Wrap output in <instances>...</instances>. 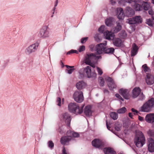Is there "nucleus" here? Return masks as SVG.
<instances>
[{
    "mask_svg": "<svg viewBox=\"0 0 154 154\" xmlns=\"http://www.w3.org/2000/svg\"><path fill=\"white\" fill-rule=\"evenodd\" d=\"M134 142L136 146L138 147H142L145 144V139L141 131H136Z\"/></svg>",
    "mask_w": 154,
    "mask_h": 154,
    "instance_id": "f257e3e1",
    "label": "nucleus"
},
{
    "mask_svg": "<svg viewBox=\"0 0 154 154\" xmlns=\"http://www.w3.org/2000/svg\"><path fill=\"white\" fill-rule=\"evenodd\" d=\"M80 76L83 77L86 75L88 78L94 79L96 78L97 74L95 72H91V69L89 66H87L84 68L81 69L79 71Z\"/></svg>",
    "mask_w": 154,
    "mask_h": 154,
    "instance_id": "f03ea898",
    "label": "nucleus"
},
{
    "mask_svg": "<svg viewBox=\"0 0 154 154\" xmlns=\"http://www.w3.org/2000/svg\"><path fill=\"white\" fill-rule=\"evenodd\" d=\"M67 136L62 137L60 139V142L62 144L68 145V143L71 140V137H78L79 136L78 133L73 131H68L67 132Z\"/></svg>",
    "mask_w": 154,
    "mask_h": 154,
    "instance_id": "7ed1b4c3",
    "label": "nucleus"
},
{
    "mask_svg": "<svg viewBox=\"0 0 154 154\" xmlns=\"http://www.w3.org/2000/svg\"><path fill=\"white\" fill-rule=\"evenodd\" d=\"M69 111L70 112L76 115L81 114L83 111L82 108L79 107L75 103H71L68 106Z\"/></svg>",
    "mask_w": 154,
    "mask_h": 154,
    "instance_id": "20e7f679",
    "label": "nucleus"
},
{
    "mask_svg": "<svg viewBox=\"0 0 154 154\" xmlns=\"http://www.w3.org/2000/svg\"><path fill=\"white\" fill-rule=\"evenodd\" d=\"M154 106V99L151 98L143 104L141 107L140 111L143 112H149Z\"/></svg>",
    "mask_w": 154,
    "mask_h": 154,
    "instance_id": "39448f33",
    "label": "nucleus"
},
{
    "mask_svg": "<svg viewBox=\"0 0 154 154\" xmlns=\"http://www.w3.org/2000/svg\"><path fill=\"white\" fill-rule=\"evenodd\" d=\"M50 29L48 25L43 26L40 29L38 34V36L42 38H49L51 35Z\"/></svg>",
    "mask_w": 154,
    "mask_h": 154,
    "instance_id": "423d86ee",
    "label": "nucleus"
},
{
    "mask_svg": "<svg viewBox=\"0 0 154 154\" xmlns=\"http://www.w3.org/2000/svg\"><path fill=\"white\" fill-rule=\"evenodd\" d=\"M73 98L74 100L78 103H81L84 100V98L82 91H76L73 95Z\"/></svg>",
    "mask_w": 154,
    "mask_h": 154,
    "instance_id": "0eeeda50",
    "label": "nucleus"
},
{
    "mask_svg": "<svg viewBox=\"0 0 154 154\" xmlns=\"http://www.w3.org/2000/svg\"><path fill=\"white\" fill-rule=\"evenodd\" d=\"M106 45L107 42L106 41H104L103 43L97 45L95 49L97 54H100L104 52Z\"/></svg>",
    "mask_w": 154,
    "mask_h": 154,
    "instance_id": "6e6552de",
    "label": "nucleus"
},
{
    "mask_svg": "<svg viewBox=\"0 0 154 154\" xmlns=\"http://www.w3.org/2000/svg\"><path fill=\"white\" fill-rule=\"evenodd\" d=\"M39 44L38 43L32 44L28 46L25 50L26 53L28 54H30L35 52L37 50Z\"/></svg>",
    "mask_w": 154,
    "mask_h": 154,
    "instance_id": "1a4fd4ad",
    "label": "nucleus"
},
{
    "mask_svg": "<svg viewBox=\"0 0 154 154\" xmlns=\"http://www.w3.org/2000/svg\"><path fill=\"white\" fill-rule=\"evenodd\" d=\"M60 119L61 121L65 122L68 126L70 125L71 119L70 116L68 113L62 114L60 117Z\"/></svg>",
    "mask_w": 154,
    "mask_h": 154,
    "instance_id": "9d476101",
    "label": "nucleus"
},
{
    "mask_svg": "<svg viewBox=\"0 0 154 154\" xmlns=\"http://www.w3.org/2000/svg\"><path fill=\"white\" fill-rule=\"evenodd\" d=\"M119 92L125 99L128 100L129 99L130 97V91L128 90L122 88L119 90Z\"/></svg>",
    "mask_w": 154,
    "mask_h": 154,
    "instance_id": "9b49d317",
    "label": "nucleus"
},
{
    "mask_svg": "<svg viewBox=\"0 0 154 154\" xmlns=\"http://www.w3.org/2000/svg\"><path fill=\"white\" fill-rule=\"evenodd\" d=\"M109 89L112 90L116 88V85L113 80L109 77H107L106 79Z\"/></svg>",
    "mask_w": 154,
    "mask_h": 154,
    "instance_id": "f8f14e48",
    "label": "nucleus"
},
{
    "mask_svg": "<svg viewBox=\"0 0 154 154\" xmlns=\"http://www.w3.org/2000/svg\"><path fill=\"white\" fill-rule=\"evenodd\" d=\"M103 35L105 39L109 40H112L115 37V35L114 33L111 31L108 30L105 31L103 33Z\"/></svg>",
    "mask_w": 154,
    "mask_h": 154,
    "instance_id": "ddd939ff",
    "label": "nucleus"
},
{
    "mask_svg": "<svg viewBox=\"0 0 154 154\" xmlns=\"http://www.w3.org/2000/svg\"><path fill=\"white\" fill-rule=\"evenodd\" d=\"M116 12L117 17L119 20H123L124 19L125 15L122 8H117Z\"/></svg>",
    "mask_w": 154,
    "mask_h": 154,
    "instance_id": "4468645a",
    "label": "nucleus"
},
{
    "mask_svg": "<svg viewBox=\"0 0 154 154\" xmlns=\"http://www.w3.org/2000/svg\"><path fill=\"white\" fill-rule=\"evenodd\" d=\"M148 148L149 152H154V140L152 138H149L148 140Z\"/></svg>",
    "mask_w": 154,
    "mask_h": 154,
    "instance_id": "2eb2a0df",
    "label": "nucleus"
},
{
    "mask_svg": "<svg viewBox=\"0 0 154 154\" xmlns=\"http://www.w3.org/2000/svg\"><path fill=\"white\" fill-rule=\"evenodd\" d=\"M97 57L95 54H87L85 56L84 59L83 61L87 65V62L90 63L92 60L93 58Z\"/></svg>",
    "mask_w": 154,
    "mask_h": 154,
    "instance_id": "dca6fc26",
    "label": "nucleus"
},
{
    "mask_svg": "<svg viewBox=\"0 0 154 154\" xmlns=\"http://www.w3.org/2000/svg\"><path fill=\"white\" fill-rule=\"evenodd\" d=\"M92 144L93 146L97 148H99L104 144L101 140L97 139L94 140L92 141Z\"/></svg>",
    "mask_w": 154,
    "mask_h": 154,
    "instance_id": "f3484780",
    "label": "nucleus"
},
{
    "mask_svg": "<svg viewBox=\"0 0 154 154\" xmlns=\"http://www.w3.org/2000/svg\"><path fill=\"white\" fill-rule=\"evenodd\" d=\"M146 81L147 85H150L154 83V77L153 75L149 74L146 75Z\"/></svg>",
    "mask_w": 154,
    "mask_h": 154,
    "instance_id": "a211bd4d",
    "label": "nucleus"
},
{
    "mask_svg": "<svg viewBox=\"0 0 154 154\" xmlns=\"http://www.w3.org/2000/svg\"><path fill=\"white\" fill-rule=\"evenodd\" d=\"M112 40L113 45L116 47H120L123 44V41L119 38H114Z\"/></svg>",
    "mask_w": 154,
    "mask_h": 154,
    "instance_id": "6ab92c4d",
    "label": "nucleus"
},
{
    "mask_svg": "<svg viewBox=\"0 0 154 154\" xmlns=\"http://www.w3.org/2000/svg\"><path fill=\"white\" fill-rule=\"evenodd\" d=\"M148 123H152L154 122V113H149L147 114L145 119Z\"/></svg>",
    "mask_w": 154,
    "mask_h": 154,
    "instance_id": "aec40b11",
    "label": "nucleus"
},
{
    "mask_svg": "<svg viewBox=\"0 0 154 154\" xmlns=\"http://www.w3.org/2000/svg\"><path fill=\"white\" fill-rule=\"evenodd\" d=\"M125 14L126 16L130 17L134 14L135 11L131 8L128 7L125 9Z\"/></svg>",
    "mask_w": 154,
    "mask_h": 154,
    "instance_id": "412c9836",
    "label": "nucleus"
},
{
    "mask_svg": "<svg viewBox=\"0 0 154 154\" xmlns=\"http://www.w3.org/2000/svg\"><path fill=\"white\" fill-rule=\"evenodd\" d=\"M84 112L86 116H91L92 113L91 106L90 105L85 106L84 110Z\"/></svg>",
    "mask_w": 154,
    "mask_h": 154,
    "instance_id": "4be33fe9",
    "label": "nucleus"
},
{
    "mask_svg": "<svg viewBox=\"0 0 154 154\" xmlns=\"http://www.w3.org/2000/svg\"><path fill=\"white\" fill-rule=\"evenodd\" d=\"M141 90L138 88H134L132 91V96L133 98H136L137 97L140 93Z\"/></svg>",
    "mask_w": 154,
    "mask_h": 154,
    "instance_id": "5701e85b",
    "label": "nucleus"
},
{
    "mask_svg": "<svg viewBox=\"0 0 154 154\" xmlns=\"http://www.w3.org/2000/svg\"><path fill=\"white\" fill-rule=\"evenodd\" d=\"M86 86V84L82 81H79L76 85V88L79 90L85 88Z\"/></svg>",
    "mask_w": 154,
    "mask_h": 154,
    "instance_id": "b1692460",
    "label": "nucleus"
},
{
    "mask_svg": "<svg viewBox=\"0 0 154 154\" xmlns=\"http://www.w3.org/2000/svg\"><path fill=\"white\" fill-rule=\"evenodd\" d=\"M104 152L105 154H116V152L111 148L106 147L104 149Z\"/></svg>",
    "mask_w": 154,
    "mask_h": 154,
    "instance_id": "393cba45",
    "label": "nucleus"
},
{
    "mask_svg": "<svg viewBox=\"0 0 154 154\" xmlns=\"http://www.w3.org/2000/svg\"><path fill=\"white\" fill-rule=\"evenodd\" d=\"M137 47L134 44L132 47V49L131 51V56H135L137 53Z\"/></svg>",
    "mask_w": 154,
    "mask_h": 154,
    "instance_id": "a878e982",
    "label": "nucleus"
},
{
    "mask_svg": "<svg viewBox=\"0 0 154 154\" xmlns=\"http://www.w3.org/2000/svg\"><path fill=\"white\" fill-rule=\"evenodd\" d=\"M138 0H121L119 2V3L123 5H124L125 4L124 3L125 2L128 3H131L132 2H138Z\"/></svg>",
    "mask_w": 154,
    "mask_h": 154,
    "instance_id": "bb28decb",
    "label": "nucleus"
},
{
    "mask_svg": "<svg viewBox=\"0 0 154 154\" xmlns=\"http://www.w3.org/2000/svg\"><path fill=\"white\" fill-rule=\"evenodd\" d=\"M150 3L147 2H143L142 3L143 9L144 10L147 11L150 7Z\"/></svg>",
    "mask_w": 154,
    "mask_h": 154,
    "instance_id": "cd10ccee",
    "label": "nucleus"
},
{
    "mask_svg": "<svg viewBox=\"0 0 154 154\" xmlns=\"http://www.w3.org/2000/svg\"><path fill=\"white\" fill-rule=\"evenodd\" d=\"M113 20V19L112 18H107L105 20V24L107 26H110L112 24V22Z\"/></svg>",
    "mask_w": 154,
    "mask_h": 154,
    "instance_id": "c85d7f7f",
    "label": "nucleus"
},
{
    "mask_svg": "<svg viewBox=\"0 0 154 154\" xmlns=\"http://www.w3.org/2000/svg\"><path fill=\"white\" fill-rule=\"evenodd\" d=\"M154 17H152V19H149L146 20V23L149 26H152L154 24Z\"/></svg>",
    "mask_w": 154,
    "mask_h": 154,
    "instance_id": "c756f323",
    "label": "nucleus"
},
{
    "mask_svg": "<svg viewBox=\"0 0 154 154\" xmlns=\"http://www.w3.org/2000/svg\"><path fill=\"white\" fill-rule=\"evenodd\" d=\"M65 66L68 69H71L67 70V73L69 74L72 73L73 71L75 70V69L74 68H72L74 67V66H70L67 65H66Z\"/></svg>",
    "mask_w": 154,
    "mask_h": 154,
    "instance_id": "7c9ffc66",
    "label": "nucleus"
},
{
    "mask_svg": "<svg viewBox=\"0 0 154 154\" xmlns=\"http://www.w3.org/2000/svg\"><path fill=\"white\" fill-rule=\"evenodd\" d=\"M110 115L111 118L114 120H116L118 118V115L116 112H110Z\"/></svg>",
    "mask_w": 154,
    "mask_h": 154,
    "instance_id": "2f4dec72",
    "label": "nucleus"
},
{
    "mask_svg": "<svg viewBox=\"0 0 154 154\" xmlns=\"http://www.w3.org/2000/svg\"><path fill=\"white\" fill-rule=\"evenodd\" d=\"M122 28V26L119 23H118L116 26L113 29V31L114 33H117L119 32Z\"/></svg>",
    "mask_w": 154,
    "mask_h": 154,
    "instance_id": "473e14b6",
    "label": "nucleus"
},
{
    "mask_svg": "<svg viewBox=\"0 0 154 154\" xmlns=\"http://www.w3.org/2000/svg\"><path fill=\"white\" fill-rule=\"evenodd\" d=\"M134 8L136 11H140L142 9V7L138 4H135L134 6Z\"/></svg>",
    "mask_w": 154,
    "mask_h": 154,
    "instance_id": "72a5a7b5",
    "label": "nucleus"
},
{
    "mask_svg": "<svg viewBox=\"0 0 154 154\" xmlns=\"http://www.w3.org/2000/svg\"><path fill=\"white\" fill-rule=\"evenodd\" d=\"M114 49L113 48H111L107 49L105 48L104 52L106 54H112L114 51Z\"/></svg>",
    "mask_w": 154,
    "mask_h": 154,
    "instance_id": "f704fd0d",
    "label": "nucleus"
},
{
    "mask_svg": "<svg viewBox=\"0 0 154 154\" xmlns=\"http://www.w3.org/2000/svg\"><path fill=\"white\" fill-rule=\"evenodd\" d=\"M126 111V109L125 107H123L119 109L117 112L119 114H122L125 113Z\"/></svg>",
    "mask_w": 154,
    "mask_h": 154,
    "instance_id": "c9c22d12",
    "label": "nucleus"
},
{
    "mask_svg": "<svg viewBox=\"0 0 154 154\" xmlns=\"http://www.w3.org/2000/svg\"><path fill=\"white\" fill-rule=\"evenodd\" d=\"M135 23H141L142 19L140 16H138L134 17Z\"/></svg>",
    "mask_w": 154,
    "mask_h": 154,
    "instance_id": "e433bc0d",
    "label": "nucleus"
},
{
    "mask_svg": "<svg viewBox=\"0 0 154 154\" xmlns=\"http://www.w3.org/2000/svg\"><path fill=\"white\" fill-rule=\"evenodd\" d=\"M128 23L129 24H135L134 17L128 19Z\"/></svg>",
    "mask_w": 154,
    "mask_h": 154,
    "instance_id": "4c0bfd02",
    "label": "nucleus"
},
{
    "mask_svg": "<svg viewBox=\"0 0 154 154\" xmlns=\"http://www.w3.org/2000/svg\"><path fill=\"white\" fill-rule=\"evenodd\" d=\"M115 96L118 99V100L120 101L121 103L122 102L124 101V99L119 94H115Z\"/></svg>",
    "mask_w": 154,
    "mask_h": 154,
    "instance_id": "58836bf2",
    "label": "nucleus"
},
{
    "mask_svg": "<svg viewBox=\"0 0 154 154\" xmlns=\"http://www.w3.org/2000/svg\"><path fill=\"white\" fill-rule=\"evenodd\" d=\"M144 71L145 72H149L150 71V69L147 66L146 64H144L142 66Z\"/></svg>",
    "mask_w": 154,
    "mask_h": 154,
    "instance_id": "ea45409f",
    "label": "nucleus"
},
{
    "mask_svg": "<svg viewBox=\"0 0 154 154\" xmlns=\"http://www.w3.org/2000/svg\"><path fill=\"white\" fill-rule=\"evenodd\" d=\"M120 36L122 38L126 37L127 34L125 31H122L120 34Z\"/></svg>",
    "mask_w": 154,
    "mask_h": 154,
    "instance_id": "a19ab883",
    "label": "nucleus"
},
{
    "mask_svg": "<svg viewBox=\"0 0 154 154\" xmlns=\"http://www.w3.org/2000/svg\"><path fill=\"white\" fill-rule=\"evenodd\" d=\"M99 81L100 85L101 86H103L104 85V81L102 77H99Z\"/></svg>",
    "mask_w": 154,
    "mask_h": 154,
    "instance_id": "79ce46f5",
    "label": "nucleus"
},
{
    "mask_svg": "<svg viewBox=\"0 0 154 154\" xmlns=\"http://www.w3.org/2000/svg\"><path fill=\"white\" fill-rule=\"evenodd\" d=\"M147 134L151 137H154V131L149 130L147 132Z\"/></svg>",
    "mask_w": 154,
    "mask_h": 154,
    "instance_id": "37998d69",
    "label": "nucleus"
},
{
    "mask_svg": "<svg viewBox=\"0 0 154 154\" xmlns=\"http://www.w3.org/2000/svg\"><path fill=\"white\" fill-rule=\"evenodd\" d=\"M105 26L104 25H102L98 29V31L100 33H103L104 30Z\"/></svg>",
    "mask_w": 154,
    "mask_h": 154,
    "instance_id": "c03bdc74",
    "label": "nucleus"
},
{
    "mask_svg": "<svg viewBox=\"0 0 154 154\" xmlns=\"http://www.w3.org/2000/svg\"><path fill=\"white\" fill-rule=\"evenodd\" d=\"M115 129L117 131H119L120 130L121 127V125L117 124L115 125Z\"/></svg>",
    "mask_w": 154,
    "mask_h": 154,
    "instance_id": "a18cd8bd",
    "label": "nucleus"
},
{
    "mask_svg": "<svg viewBox=\"0 0 154 154\" xmlns=\"http://www.w3.org/2000/svg\"><path fill=\"white\" fill-rule=\"evenodd\" d=\"M85 50V46L84 45L80 46L78 50L80 52H82Z\"/></svg>",
    "mask_w": 154,
    "mask_h": 154,
    "instance_id": "49530a36",
    "label": "nucleus"
},
{
    "mask_svg": "<svg viewBox=\"0 0 154 154\" xmlns=\"http://www.w3.org/2000/svg\"><path fill=\"white\" fill-rule=\"evenodd\" d=\"M48 146L49 147L52 149L54 146V144L52 141H49L48 142Z\"/></svg>",
    "mask_w": 154,
    "mask_h": 154,
    "instance_id": "de8ad7c7",
    "label": "nucleus"
},
{
    "mask_svg": "<svg viewBox=\"0 0 154 154\" xmlns=\"http://www.w3.org/2000/svg\"><path fill=\"white\" fill-rule=\"evenodd\" d=\"M96 68L98 74L100 75H101L103 73L102 70L98 67H97Z\"/></svg>",
    "mask_w": 154,
    "mask_h": 154,
    "instance_id": "09e8293b",
    "label": "nucleus"
},
{
    "mask_svg": "<svg viewBox=\"0 0 154 154\" xmlns=\"http://www.w3.org/2000/svg\"><path fill=\"white\" fill-rule=\"evenodd\" d=\"M56 102L57 103V105L59 106H61V100L60 98L58 97L57 99Z\"/></svg>",
    "mask_w": 154,
    "mask_h": 154,
    "instance_id": "8fccbe9b",
    "label": "nucleus"
},
{
    "mask_svg": "<svg viewBox=\"0 0 154 154\" xmlns=\"http://www.w3.org/2000/svg\"><path fill=\"white\" fill-rule=\"evenodd\" d=\"M131 32H133L135 30V27L134 26H131L130 27V29L129 30V32L130 33H131Z\"/></svg>",
    "mask_w": 154,
    "mask_h": 154,
    "instance_id": "3c124183",
    "label": "nucleus"
},
{
    "mask_svg": "<svg viewBox=\"0 0 154 154\" xmlns=\"http://www.w3.org/2000/svg\"><path fill=\"white\" fill-rule=\"evenodd\" d=\"M94 38L95 40L97 41L98 42L100 40V39L99 38V34H95L94 36Z\"/></svg>",
    "mask_w": 154,
    "mask_h": 154,
    "instance_id": "603ef678",
    "label": "nucleus"
},
{
    "mask_svg": "<svg viewBox=\"0 0 154 154\" xmlns=\"http://www.w3.org/2000/svg\"><path fill=\"white\" fill-rule=\"evenodd\" d=\"M87 65H90L92 67L94 68L95 67V65L94 63H93L91 62L90 63H89V62H87Z\"/></svg>",
    "mask_w": 154,
    "mask_h": 154,
    "instance_id": "864d4df0",
    "label": "nucleus"
},
{
    "mask_svg": "<svg viewBox=\"0 0 154 154\" xmlns=\"http://www.w3.org/2000/svg\"><path fill=\"white\" fill-rule=\"evenodd\" d=\"M88 40L87 37H85L82 38L81 40V42L82 43H84L85 42Z\"/></svg>",
    "mask_w": 154,
    "mask_h": 154,
    "instance_id": "5fc2aeb1",
    "label": "nucleus"
},
{
    "mask_svg": "<svg viewBox=\"0 0 154 154\" xmlns=\"http://www.w3.org/2000/svg\"><path fill=\"white\" fill-rule=\"evenodd\" d=\"M63 154H69L68 151H67L65 149L64 147L63 148L62 150Z\"/></svg>",
    "mask_w": 154,
    "mask_h": 154,
    "instance_id": "6e6d98bb",
    "label": "nucleus"
},
{
    "mask_svg": "<svg viewBox=\"0 0 154 154\" xmlns=\"http://www.w3.org/2000/svg\"><path fill=\"white\" fill-rule=\"evenodd\" d=\"M140 100H143L145 98V96L143 94H140Z\"/></svg>",
    "mask_w": 154,
    "mask_h": 154,
    "instance_id": "4d7b16f0",
    "label": "nucleus"
},
{
    "mask_svg": "<svg viewBox=\"0 0 154 154\" xmlns=\"http://www.w3.org/2000/svg\"><path fill=\"white\" fill-rule=\"evenodd\" d=\"M110 1L112 5H114L116 3V0H110Z\"/></svg>",
    "mask_w": 154,
    "mask_h": 154,
    "instance_id": "13d9d810",
    "label": "nucleus"
},
{
    "mask_svg": "<svg viewBox=\"0 0 154 154\" xmlns=\"http://www.w3.org/2000/svg\"><path fill=\"white\" fill-rule=\"evenodd\" d=\"M74 53V50H71L67 53V54H69Z\"/></svg>",
    "mask_w": 154,
    "mask_h": 154,
    "instance_id": "bf43d9fd",
    "label": "nucleus"
},
{
    "mask_svg": "<svg viewBox=\"0 0 154 154\" xmlns=\"http://www.w3.org/2000/svg\"><path fill=\"white\" fill-rule=\"evenodd\" d=\"M138 119L139 120H140L141 121H143L144 120L143 118V117H142L140 116H139Z\"/></svg>",
    "mask_w": 154,
    "mask_h": 154,
    "instance_id": "052dcab7",
    "label": "nucleus"
},
{
    "mask_svg": "<svg viewBox=\"0 0 154 154\" xmlns=\"http://www.w3.org/2000/svg\"><path fill=\"white\" fill-rule=\"evenodd\" d=\"M58 0H56L54 2V6L55 7H56L58 3Z\"/></svg>",
    "mask_w": 154,
    "mask_h": 154,
    "instance_id": "680f3d73",
    "label": "nucleus"
},
{
    "mask_svg": "<svg viewBox=\"0 0 154 154\" xmlns=\"http://www.w3.org/2000/svg\"><path fill=\"white\" fill-rule=\"evenodd\" d=\"M131 110L132 112H135L136 113H137L138 112L137 110L135 109L134 108L131 109Z\"/></svg>",
    "mask_w": 154,
    "mask_h": 154,
    "instance_id": "e2e57ef3",
    "label": "nucleus"
},
{
    "mask_svg": "<svg viewBox=\"0 0 154 154\" xmlns=\"http://www.w3.org/2000/svg\"><path fill=\"white\" fill-rule=\"evenodd\" d=\"M55 11H51V17H54V14Z\"/></svg>",
    "mask_w": 154,
    "mask_h": 154,
    "instance_id": "0e129e2a",
    "label": "nucleus"
},
{
    "mask_svg": "<svg viewBox=\"0 0 154 154\" xmlns=\"http://www.w3.org/2000/svg\"><path fill=\"white\" fill-rule=\"evenodd\" d=\"M128 115L131 118H132L133 114L131 112H130L128 114Z\"/></svg>",
    "mask_w": 154,
    "mask_h": 154,
    "instance_id": "69168bd1",
    "label": "nucleus"
},
{
    "mask_svg": "<svg viewBox=\"0 0 154 154\" xmlns=\"http://www.w3.org/2000/svg\"><path fill=\"white\" fill-rule=\"evenodd\" d=\"M148 13L150 15H152V10H149V11Z\"/></svg>",
    "mask_w": 154,
    "mask_h": 154,
    "instance_id": "338daca9",
    "label": "nucleus"
},
{
    "mask_svg": "<svg viewBox=\"0 0 154 154\" xmlns=\"http://www.w3.org/2000/svg\"><path fill=\"white\" fill-rule=\"evenodd\" d=\"M106 127H107V129L108 130H109L110 127L108 125L107 122V121H106Z\"/></svg>",
    "mask_w": 154,
    "mask_h": 154,
    "instance_id": "774afa93",
    "label": "nucleus"
}]
</instances>
